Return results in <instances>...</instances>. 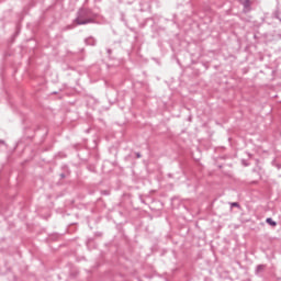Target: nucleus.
I'll return each instance as SVG.
<instances>
[{
    "label": "nucleus",
    "mask_w": 281,
    "mask_h": 281,
    "mask_svg": "<svg viewBox=\"0 0 281 281\" xmlns=\"http://www.w3.org/2000/svg\"><path fill=\"white\" fill-rule=\"evenodd\" d=\"M232 207H239L238 202H233V203H232Z\"/></svg>",
    "instance_id": "obj_5"
},
{
    "label": "nucleus",
    "mask_w": 281,
    "mask_h": 281,
    "mask_svg": "<svg viewBox=\"0 0 281 281\" xmlns=\"http://www.w3.org/2000/svg\"><path fill=\"white\" fill-rule=\"evenodd\" d=\"M266 223H268V225H271L272 227H276V225H278V223H276L271 217H268L266 220Z\"/></svg>",
    "instance_id": "obj_2"
},
{
    "label": "nucleus",
    "mask_w": 281,
    "mask_h": 281,
    "mask_svg": "<svg viewBox=\"0 0 281 281\" xmlns=\"http://www.w3.org/2000/svg\"><path fill=\"white\" fill-rule=\"evenodd\" d=\"M75 21L77 25H87V23H91V18H89L86 10H80Z\"/></svg>",
    "instance_id": "obj_1"
},
{
    "label": "nucleus",
    "mask_w": 281,
    "mask_h": 281,
    "mask_svg": "<svg viewBox=\"0 0 281 281\" xmlns=\"http://www.w3.org/2000/svg\"><path fill=\"white\" fill-rule=\"evenodd\" d=\"M262 271H265V265H259L256 268V274L258 276V273H262Z\"/></svg>",
    "instance_id": "obj_3"
},
{
    "label": "nucleus",
    "mask_w": 281,
    "mask_h": 281,
    "mask_svg": "<svg viewBox=\"0 0 281 281\" xmlns=\"http://www.w3.org/2000/svg\"><path fill=\"white\" fill-rule=\"evenodd\" d=\"M137 157H140V155H139V154H137Z\"/></svg>",
    "instance_id": "obj_8"
},
{
    "label": "nucleus",
    "mask_w": 281,
    "mask_h": 281,
    "mask_svg": "<svg viewBox=\"0 0 281 281\" xmlns=\"http://www.w3.org/2000/svg\"><path fill=\"white\" fill-rule=\"evenodd\" d=\"M0 144H5L3 140H0Z\"/></svg>",
    "instance_id": "obj_6"
},
{
    "label": "nucleus",
    "mask_w": 281,
    "mask_h": 281,
    "mask_svg": "<svg viewBox=\"0 0 281 281\" xmlns=\"http://www.w3.org/2000/svg\"><path fill=\"white\" fill-rule=\"evenodd\" d=\"M247 3H249V0H246Z\"/></svg>",
    "instance_id": "obj_7"
},
{
    "label": "nucleus",
    "mask_w": 281,
    "mask_h": 281,
    "mask_svg": "<svg viewBox=\"0 0 281 281\" xmlns=\"http://www.w3.org/2000/svg\"><path fill=\"white\" fill-rule=\"evenodd\" d=\"M87 45H95V40L93 37H89L86 40Z\"/></svg>",
    "instance_id": "obj_4"
}]
</instances>
